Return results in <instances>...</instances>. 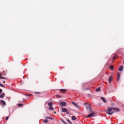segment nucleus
I'll list each match as a JSON object with an SVG mask.
<instances>
[{"mask_svg":"<svg viewBox=\"0 0 124 124\" xmlns=\"http://www.w3.org/2000/svg\"><path fill=\"white\" fill-rule=\"evenodd\" d=\"M26 95H27V96H31V95L30 94H26Z\"/></svg>","mask_w":124,"mask_h":124,"instance_id":"nucleus-30","label":"nucleus"},{"mask_svg":"<svg viewBox=\"0 0 124 124\" xmlns=\"http://www.w3.org/2000/svg\"><path fill=\"white\" fill-rule=\"evenodd\" d=\"M5 95V93H2V94H0V98H3Z\"/></svg>","mask_w":124,"mask_h":124,"instance_id":"nucleus-10","label":"nucleus"},{"mask_svg":"<svg viewBox=\"0 0 124 124\" xmlns=\"http://www.w3.org/2000/svg\"><path fill=\"white\" fill-rule=\"evenodd\" d=\"M116 57H117V56L113 57V62H114L115 61V60H116Z\"/></svg>","mask_w":124,"mask_h":124,"instance_id":"nucleus-25","label":"nucleus"},{"mask_svg":"<svg viewBox=\"0 0 124 124\" xmlns=\"http://www.w3.org/2000/svg\"><path fill=\"white\" fill-rule=\"evenodd\" d=\"M45 119H49V120H54V118H53L51 117H49V116L46 117Z\"/></svg>","mask_w":124,"mask_h":124,"instance_id":"nucleus-13","label":"nucleus"},{"mask_svg":"<svg viewBox=\"0 0 124 124\" xmlns=\"http://www.w3.org/2000/svg\"><path fill=\"white\" fill-rule=\"evenodd\" d=\"M9 118V117H6V121H7V120H8Z\"/></svg>","mask_w":124,"mask_h":124,"instance_id":"nucleus-28","label":"nucleus"},{"mask_svg":"<svg viewBox=\"0 0 124 124\" xmlns=\"http://www.w3.org/2000/svg\"><path fill=\"white\" fill-rule=\"evenodd\" d=\"M54 113H56V111H54Z\"/></svg>","mask_w":124,"mask_h":124,"instance_id":"nucleus-32","label":"nucleus"},{"mask_svg":"<svg viewBox=\"0 0 124 124\" xmlns=\"http://www.w3.org/2000/svg\"><path fill=\"white\" fill-rule=\"evenodd\" d=\"M2 75H6V73L5 72V71H3L2 73V74H0V76H1Z\"/></svg>","mask_w":124,"mask_h":124,"instance_id":"nucleus-15","label":"nucleus"},{"mask_svg":"<svg viewBox=\"0 0 124 124\" xmlns=\"http://www.w3.org/2000/svg\"><path fill=\"white\" fill-rule=\"evenodd\" d=\"M124 70V66H120V67L119 68V71H122Z\"/></svg>","mask_w":124,"mask_h":124,"instance_id":"nucleus-11","label":"nucleus"},{"mask_svg":"<svg viewBox=\"0 0 124 124\" xmlns=\"http://www.w3.org/2000/svg\"><path fill=\"white\" fill-rule=\"evenodd\" d=\"M0 105H3V106H5L6 105V103L4 100H0Z\"/></svg>","mask_w":124,"mask_h":124,"instance_id":"nucleus-5","label":"nucleus"},{"mask_svg":"<svg viewBox=\"0 0 124 124\" xmlns=\"http://www.w3.org/2000/svg\"><path fill=\"white\" fill-rule=\"evenodd\" d=\"M61 106H66V103L65 102H61Z\"/></svg>","mask_w":124,"mask_h":124,"instance_id":"nucleus-8","label":"nucleus"},{"mask_svg":"<svg viewBox=\"0 0 124 124\" xmlns=\"http://www.w3.org/2000/svg\"><path fill=\"white\" fill-rule=\"evenodd\" d=\"M68 122H69V120H68Z\"/></svg>","mask_w":124,"mask_h":124,"instance_id":"nucleus-33","label":"nucleus"},{"mask_svg":"<svg viewBox=\"0 0 124 124\" xmlns=\"http://www.w3.org/2000/svg\"><path fill=\"white\" fill-rule=\"evenodd\" d=\"M108 111H106L107 114L108 115H113L114 112H119L120 111V109L118 108H114L113 107L108 108Z\"/></svg>","mask_w":124,"mask_h":124,"instance_id":"nucleus-1","label":"nucleus"},{"mask_svg":"<svg viewBox=\"0 0 124 124\" xmlns=\"http://www.w3.org/2000/svg\"><path fill=\"white\" fill-rule=\"evenodd\" d=\"M60 91H61V92H62V93H64L66 92V90L65 89H60Z\"/></svg>","mask_w":124,"mask_h":124,"instance_id":"nucleus-14","label":"nucleus"},{"mask_svg":"<svg viewBox=\"0 0 124 124\" xmlns=\"http://www.w3.org/2000/svg\"><path fill=\"white\" fill-rule=\"evenodd\" d=\"M101 99L103 101V102H105V103H106V99L103 97H101Z\"/></svg>","mask_w":124,"mask_h":124,"instance_id":"nucleus-12","label":"nucleus"},{"mask_svg":"<svg viewBox=\"0 0 124 124\" xmlns=\"http://www.w3.org/2000/svg\"><path fill=\"white\" fill-rule=\"evenodd\" d=\"M2 93V89H0V93Z\"/></svg>","mask_w":124,"mask_h":124,"instance_id":"nucleus-27","label":"nucleus"},{"mask_svg":"<svg viewBox=\"0 0 124 124\" xmlns=\"http://www.w3.org/2000/svg\"><path fill=\"white\" fill-rule=\"evenodd\" d=\"M3 83H5V81H3Z\"/></svg>","mask_w":124,"mask_h":124,"instance_id":"nucleus-31","label":"nucleus"},{"mask_svg":"<svg viewBox=\"0 0 124 124\" xmlns=\"http://www.w3.org/2000/svg\"><path fill=\"white\" fill-rule=\"evenodd\" d=\"M120 78H121V74L120 73H118L117 74V82H119L120 81Z\"/></svg>","mask_w":124,"mask_h":124,"instance_id":"nucleus-6","label":"nucleus"},{"mask_svg":"<svg viewBox=\"0 0 124 124\" xmlns=\"http://www.w3.org/2000/svg\"><path fill=\"white\" fill-rule=\"evenodd\" d=\"M0 87H2V88H5V86H4V85L0 83Z\"/></svg>","mask_w":124,"mask_h":124,"instance_id":"nucleus-22","label":"nucleus"},{"mask_svg":"<svg viewBox=\"0 0 124 124\" xmlns=\"http://www.w3.org/2000/svg\"><path fill=\"white\" fill-rule=\"evenodd\" d=\"M96 92H100V88H98L97 89H96Z\"/></svg>","mask_w":124,"mask_h":124,"instance_id":"nucleus-21","label":"nucleus"},{"mask_svg":"<svg viewBox=\"0 0 124 124\" xmlns=\"http://www.w3.org/2000/svg\"><path fill=\"white\" fill-rule=\"evenodd\" d=\"M95 116V113L93 111H92L86 118H92V117H94Z\"/></svg>","mask_w":124,"mask_h":124,"instance_id":"nucleus-3","label":"nucleus"},{"mask_svg":"<svg viewBox=\"0 0 124 124\" xmlns=\"http://www.w3.org/2000/svg\"><path fill=\"white\" fill-rule=\"evenodd\" d=\"M109 68H111V70H113V69L114 68V66H113V65L109 66Z\"/></svg>","mask_w":124,"mask_h":124,"instance_id":"nucleus-20","label":"nucleus"},{"mask_svg":"<svg viewBox=\"0 0 124 124\" xmlns=\"http://www.w3.org/2000/svg\"><path fill=\"white\" fill-rule=\"evenodd\" d=\"M72 120L75 121V120H76V117L75 116H72Z\"/></svg>","mask_w":124,"mask_h":124,"instance_id":"nucleus-19","label":"nucleus"},{"mask_svg":"<svg viewBox=\"0 0 124 124\" xmlns=\"http://www.w3.org/2000/svg\"><path fill=\"white\" fill-rule=\"evenodd\" d=\"M23 105L22 104H18V106H19L20 107H23Z\"/></svg>","mask_w":124,"mask_h":124,"instance_id":"nucleus-24","label":"nucleus"},{"mask_svg":"<svg viewBox=\"0 0 124 124\" xmlns=\"http://www.w3.org/2000/svg\"><path fill=\"white\" fill-rule=\"evenodd\" d=\"M62 110H61V111L62 113H66V114H69V112L68 111V109L67 108H64L63 107H62Z\"/></svg>","mask_w":124,"mask_h":124,"instance_id":"nucleus-4","label":"nucleus"},{"mask_svg":"<svg viewBox=\"0 0 124 124\" xmlns=\"http://www.w3.org/2000/svg\"><path fill=\"white\" fill-rule=\"evenodd\" d=\"M72 103L73 105H74V106H75V107H77V108H79V106L78 105H77V104H76V103L72 102Z\"/></svg>","mask_w":124,"mask_h":124,"instance_id":"nucleus-9","label":"nucleus"},{"mask_svg":"<svg viewBox=\"0 0 124 124\" xmlns=\"http://www.w3.org/2000/svg\"><path fill=\"white\" fill-rule=\"evenodd\" d=\"M0 79H7V78H4V77H0Z\"/></svg>","mask_w":124,"mask_h":124,"instance_id":"nucleus-26","label":"nucleus"},{"mask_svg":"<svg viewBox=\"0 0 124 124\" xmlns=\"http://www.w3.org/2000/svg\"><path fill=\"white\" fill-rule=\"evenodd\" d=\"M49 110H51V111H54V108L52 107H49Z\"/></svg>","mask_w":124,"mask_h":124,"instance_id":"nucleus-17","label":"nucleus"},{"mask_svg":"<svg viewBox=\"0 0 124 124\" xmlns=\"http://www.w3.org/2000/svg\"><path fill=\"white\" fill-rule=\"evenodd\" d=\"M57 97H62V96H60V95H56Z\"/></svg>","mask_w":124,"mask_h":124,"instance_id":"nucleus-29","label":"nucleus"},{"mask_svg":"<svg viewBox=\"0 0 124 124\" xmlns=\"http://www.w3.org/2000/svg\"><path fill=\"white\" fill-rule=\"evenodd\" d=\"M43 123H45V124H47V122H48V120L47 119H45L43 120Z\"/></svg>","mask_w":124,"mask_h":124,"instance_id":"nucleus-18","label":"nucleus"},{"mask_svg":"<svg viewBox=\"0 0 124 124\" xmlns=\"http://www.w3.org/2000/svg\"><path fill=\"white\" fill-rule=\"evenodd\" d=\"M85 104L87 105L86 109L88 113H92V112H93V110H92L91 106L89 104L85 103Z\"/></svg>","mask_w":124,"mask_h":124,"instance_id":"nucleus-2","label":"nucleus"},{"mask_svg":"<svg viewBox=\"0 0 124 124\" xmlns=\"http://www.w3.org/2000/svg\"><path fill=\"white\" fill-rule=\"evenodd\" d=\"M34 93H35L36 94H40V93H40V92H34Z\"/></svg>","mask_w":124,"mask_h":124,"instance_id":"nucleus-23","label":"nucleus"},{"mask_svg":"<svg viewBox=\"0 0 124 124\" xmlns=\"http://www.w3.org/2000/svg\"><path fill=\"white\" fill-rule=\"evenodd\" d=\"M47 105L48 106L51 107L53 105V103L52 102H49Z\"/></svg>","mask_w":124,"mask_h":124,"instance_id":"nucleus-16","label":"nucleus"},{"mask_svg":"<svg viewBox=\"0 0 124 124\" xmlns=\"http://www.w3.org/2000/svg\"><path fill=\"white\" fill-rule=\"evenodd\" d=\"M112 81H113V77L110 76L108 78V82L109 83H111Z\"/></svg>","mask_w":124,"mask_h":124,"instance_id":"nucleus-7","label":"nucleus"}]
</instances>
